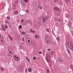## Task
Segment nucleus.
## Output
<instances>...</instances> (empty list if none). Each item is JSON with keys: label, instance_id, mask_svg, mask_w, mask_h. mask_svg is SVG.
Masks as SVG:
<instances>
[{"label": "nucleus", "instance_id": "nucleus-28", "mask_svg": "<svg viewBox=\"0 0 73 73\" xmlns=\"http://www.w3.org/2000/svg\"><path fill=\"white\" fill-rule=\"evenodd\" d=\"M16 58H17V59H16V61H19V58H18V57H16Z\"/></svg>", "mask_w": 73, "mask_h": 73}, {"label": "nucleus", "instance_id": "nucleus-58", "mask_svg": "<svg viewBox=\"0 0 73 73\" xmlns=\"http://www.w3.org/2000/svg\"><path fill=\"white\" fill-rule=\"evenodd\" d=\"M26 12H27V13H28V11L27 10H26Z\"/></svg>", "mask_w": 73, "mask_h": 73}, {"label": "nucleus", "instance_id": "nucleus-17", "mask_svg": "<svg viewBox=\"0 0 73 73\" xmlns=\"http://www.w3.org/2000/svg\"><path fill=\"white\" fill-rule=\"evenodd\" d=\"M30 32H32L33 33H35V31H33L31 29L30 30Z\"/></svg>", "mask_w": 73, "mask_h": 73}, {"label": "nucleus", "instance_id": "nucleus-50", "mask_svg": "<svg viewBox=\"0 0 73 73\" xmlns=\"http://www.w3.org/2000/svg\"><path fill=\"white\" fill-rule=\"evenodd\" d=\"M26 5H26V4H25V3L24 4V7H25H25H26Z\"/></svg>", "mask_w": 73, "mask_h": 73}, {"label": "nucleus", "instance_id": "nucleus-24", "mask_svg": "<svg viewBox=\"0 0 73 73\" xmlns=\"http://www.w3.org/2000/svg\"><path fill=\"white\" fill-rule=\"evenodd\" d=\"M0 69L2 72H4V68L3 67H1Z\"/></svg>", "mask_w": 73, "mask_h": 73}, {"label": "nucleus", "instance_id": "nucleus-48", "mask_svg": "<svg viewBox=\"0 0 73 73\" xmlns=\"http://www.w3.org/2000/svg\"><path fill=\"white\" fill-rule=\"evenodd\" d=\"M58 0H54V2H57V1H58Z\"/></svg>", "mask_w": 73, "mask_h": 73}, {"label": "nucleus", "instance_id": "nucleus-23", "mask_svg": "<svg viewBox=\"0 0 73 73\" xmlns=\"http://www.w3.org/2000/svg\"><path fill=\"white\" fill-rule=\"evenodd\" d=\"M33 3H34V4H37V1H34L33 2Z\"/></svg>", "mask_w": 73, "mask_h": 73}, {"label": "nucleus", "instance_id": "nucleus-20", "mask_svg": "<svg viewBox=\"0 0 73 73\" xmlns=\"http://www.w3.org/2000/svg\"><path fill=\"white\" fill-rule=\"evenodd\" d=\"M27 21L28 22V23H30L31 24H32V21H31L30 20H28Z\"/></svg>", "mask_w": 73, "mask_h": 73}, {"label": "nucleus", "instance_id": "nucleus-9", "mask_svg": "<svg viewBox=\"0 0 73 73\" xmlns=\"http://www.w3.org/2000/svg\"><path fill=\"white\" fill-rule=\"evenodd\" d=\"M25 58L26 59L27 61H28V62H30V60H29V58H28V56L26 57Z\"/></svg>", "mask_w": 73, "mask_h": 73}, {"label": "nucleus", "instance_id": "nucleus-10", "mask_svg": "<svg viewBox=\"0 0 73 73\" xmlns=\"http://www.w3.org/2000/svg\"><path fill=\"white\" fill-rule=\"evenodd\" d=\"M47 40V42H48V43H49L50 41H51V40H50V39H48L46 40Z\"/></svg>", "mask_w": 73, "mask_h": 73}, {"label": "nucleus", "instance_id": "nucleus-36", "mask_svg": "<svg viewBox=\"0 0 73 73\" xmlns=\"http://www.w3.org/2000/svg\"><path fill=\"white\" fill-rule=\"evenodd\" d=\"M33 58L34 60H36V56H34L33 57Z\"/></svg>", "mask_w": 73, "mask_h": 73}, {"label": "nucleus", "instance_id": "nucleus-2", "mask_svg": "<svg viewBox=\"0 0 73 73\" xmlns=\"http://www.w3.org/2000/svg\"><path fill=\"white\" fill-rule=\"evenodd\" d=\"M54 10H55V11H56L57 12L59 13L61 12V9H60V8H58V7H54Z\"/></svg>", "mask_w": 73, "mask_h": 73}, {"label": "nucleus", "instance_id": "nucleus-64", "mask_svg": "<svg viewBox=\"0 0 73 73\" xmlns=\"http://www.w3.org/2000/svg\"><path fill=\"white\" fill-rule=\"evenodd\" d=\"M28 69H29L30 70L31 68H29Z\"/></svg>", "mask_w": 73, "mask_h": 73}, {"label": "nucleus", "instance_id": "nucleus-14", "mask_svg": "<svg viewBox=\"0 0 73 73\" xmlns=\"http://www.w3.org/2000/svg\"><path fill=\"white\" fill-rule=\"evenodd\" d=\"M70 68L71 69H72V70H73V66H72V64H70Z\"/></svg>", "mask_w": 73, "mask_h": 73}, {"label": "nucleus", "instance_id": "nucleus-56", "mask_svg": "<svg viewBox=\"0 0 73 73\" xmlns=\"http://www.w3.org/2000/svg\"><path fill=\"white\" fill-rule=\"evenodd\" d=\"M25 72H27V69L25 70Z\"/></svg>", "mask_w": 73, "mask_h": 73}, {"label": "nucleus", "instance_id": "nucleus-43", "mask_svg": "<svg viewBox=\"0 0 73 73\" xmlns=\"http://www.w3.org/2000/svg\"><path fill=\"white\" fill-rule=\"evenodd\" d=\"M10 38L11 40V41H13V38H12V37Z\"/></svg>", "mask_w": 73, "mask_h": 73}, {"label": "nucleus", "instance_id": "nucleus-57", "mask_svg": "<svg viewBox=\"0 0 73 73\" xmlns=\"http://www.w3.org/2000/svg\"><path fill=\"white\" fill-rule=\"evenodd\" d=\"M21 68H22H22H23V65H21Z\"/></svg>", "mask_w": 73, "mask_h": 73}, {"label": "nucleus", "instance_id": "nucleus-46", "mask_svg": "<svg viewBox=\"0 0 73 73\" xmlns=\"http://www.w3.org/2000/svg\"><path fill=\"white\" fill-rule=\"evenodd\" d=\"M21 22H22V23H23V22H24V19H22L21 20Z\"/></svg>", "mask_w": 73, "mask_h": 73}, {"label": "nucleus", "instance_id": "nucleus-59", "mask_svg": "<svg viewBox=\"0 0 73 73\" xmlns=\"http://www.w3.org/2000/svg\"><path fill=\"white\" fill-rule=\"evenodd\" d=\"M8 36H9V38H11V36H10V35H8Z\"/></svg>", "mask_w": 73, "mask_h": 73}, {"label": "nucleus", "instance_id": "nucleus-63", "mask_svg": "<svg viewBox=\"0 0 73 73\" xmlns=\"http://www.w3.org/2000/svg\"><path fill=\"white\" fill-rule=\"evenodd\" d=\"M22 45H24V43L22 42Z\"/></svg>", "mask_w": 73, "mask_h": 73}, {"label": "nucleus", "instance_id": "nucleus-18", "mask_svg": "<svg viewBox=\"0 0 73 73\" xmlns=\"http://www.w3.org/2000/svg\"><path fill=\"white\" fill-rule=\"evenodd\" d=\"M18 13V11H16L14 12V15H17Z\"/></svg>", "mask_w": 73, "mask_h": 73}, {"label": "nucleus", "instance_id": "nucleus-53", "mask_svg": "<svg viewBox=\"0 0 73 73\" xmlns=\"http://www.w3.org/2000/svg\"><path fill=\"white\" fill-rule=\"evenodd\" d=\"M28 22V21H25V22L27 24V23Z\"/></svg>", "mask_w": 73, "mask_h": 73}, {"label": "nucleus", "instance_id": "nucleus-31", "mask_svg": "<svg viewBox=\"0 0 73 73\" xmlns=\"http://www.w3.org/2000/svg\"><path fill=\"white\" fill-rule=\"evenodd\" d=\"M57 41H60V38H57Z\"/></svg>", "mask_w": 73, "mask_h": 73}, {"label": "nucleus", "instance_id": "nucleus-8", "mask_svg": "<svg viewBox=\"0 0 73 73\" xmlns=\"http://www.w3.org/2000/svg\"><path fill=\"white\" fill-rule=\"evenodd\" d=\"M45 59L48 61H49L50 58H49L48 56H46L45 58Z\"/></svg>", "mask_w": 73, "mask_h": 73}, {"label": "nucleus", "instance_id": "nucleus-41", "mask_svg": "<svg viewBox=\"0 0 73 73\" xmlns=\"http://www.w3.org/2000/svg\"><path fill=\"white\" fill-rule=\"evenodd\" d=\"M67 43H69V44H72V43H71V41H69Z\"/></svg>", "mask_w": 73, "mask_h": 73}, {"label": "nucleus", "instance_id": "nucleus-37", "mask_svg": "<svg viewBox=\"0 0 73 73\" xmlns=\"http://www.w3.org/2000/svg\"><path fill=\"white\" fill-rule=\"evenodd\" d=\"M27 23H26L25 22H24L23 23V24L24 25H26V24Z\"/></svg>", "mask_w": 73, "mask_h": 73}, {"label": "nucleus", "instance_id": "nucleus-60", "mask_svg": "<svg viewBox=\"0 0 73 73\" xmlns=\"http://www.w3.org/2000/svg\"><path fill=\"white\" fill-rule=\"evenodd\" d=\"M68 41H69V39H66V41H68Z\"/></svg>", "mask_w": 73, "mask_h": 73}, {"label": "nucleus", "instance_id": "nucleus-1", "mask_svg": "<svg viewBox=\"0 0 73 73\" xmlns=\"http://www.w3.org/2000/svg\"><path fill=\"white\" fill-rule=\"evenodd\" d=\"M8 49L10 50V51L9 52V54H8L7 56L8 57L11 56L14 53L13 49L12 48V47L11 46H9L8 47Z\"/></svg>", "mask_w": 73, "mask_h": 73}, {"label": "nucleus", "instance_id": "nucleus-19", "mask_svg": "<svg viewBox=\"0 0 73 73\" xmlns=\"http://www.w3.org/2000/svg\"><path fill=\"white\" fill-rule=\"evenodd\" d=\"M67 46L68 47V48H69V45H70V44H69V43H67Z\"/></svg>", "mask_w": 73, "mask_h": 73}, {"label": "nucleus", "instance_id": "nucleus-35", "mask_svg": "<svg viewBox=\"0 0 73 73\" xmlns=\"http://www.w3.org/2000/svg\"><path fill=\"white\" fill-rule=\"evenodd\" d=\"M3 31H5V27H3L2 28Z\"/></svg>", "mask_w": 73, "mask_h": 73}, {"label": "nucleus", "instance_id": "nucleus-27", "mask_svg": "<svg viewBox=\"0 0 73 73\" xmlns=\"http://www.w3.org/2000/svg\"><path fill=\"white\" fill-rule=\"evenodd\" d=\"M18 3H19V1H15V4H17Z\"/></svg>", "mask_w": 73, "mask_h": 73}, {"label": "nucleus", "instance_id": "nucleus-38", "mask_svg": "<svg viewBox=\"0 0 73 73\" xmlns=\"http://www.w3.org/2000/svg\"><path fill=\"white\" fill-rule=\"evenodd\" d=\"M45 37H48L49 36V35H48V34H46L45 35Z\"/></svg>", "mask_w": 73, "mask_h": 73}, {"label": "nucleus", "instance_id": "nucleus-44", "mask_svg": "<svg viewBox=\"0 0 73 73\" xmlns=\"http://www.w3.org/2000/svg\"><path fill=\"white\" fill-rule=\"evenodd\" d=\"M22 33L23 35H25V32H23Z\"/></svg>", "mask_w": 73, "mask_h": 73}, {"label": "nucleus", "instance_id": "nucleus-12", "mask_svg": "<svg viewBox=\"0 0 73 73\" xmlns=\"http://www.w3.org/2000/svg\"><path fill=\"white\" fill-rule=\"evenodd\" d=\"M21 66H22L21 65H20L19 67V69H20L21 71H22L23 70V69H22V68H21Z\"/></svg>", "mask_w": 73, "mask_h": 73}, {"label": "nucleus", "instance_id": "nucleus-5", "mask_svg": "<svg viewBox=\"0 0 73 73\" xmlns=\"http://www.w3.org/2000/svg\"><path fill=\"white\" fill-rule=\"evenodd\" d=\"M35 40H31V43L30 44V45H33L35 44Z\"/></svg>", "mask_w": 73, "mask_h": 73}, {"label": "nucleus", "instance_id": "nucleus-33", "mask_svg": "<svg viewBox=\"0 0 73 73\" xmlns=\"http://www.w3.org/2000/svg\"><path fill=\"white\" fill-rule=\"evenodd\" d=\"M5 27L6 29H7V28H8V26H7V25H5Z\"/></svg>", "mask_w": 73, "mask_h": 73}, {"label": "nucleus", "instance_id": "nucleus-52", "mask_svg": "<svg viewBox=\"0 0 73 73\" xmlns=\"http://www.w3.org/2000/svg\"><path fill=\"white\" fill-rule=\"evenodd\" d=\"M48 51H50V50H51L50 49H48Z\"/></svg>", "mask_w": 73, "mask_h": 73}, {"label": "nucleus", "instance_id": "nucleus-26", "mask_svg": "<svg viewBox=\"0 0 73 73\" xmlns=\"http://www.w3.org/2000/svg\"><path fill=\"white\" fill-rule=\"evenodd\" d=\"M47 73H50V72H49V70L48 69L47 70Z\"/></svg>", "mask_w": 73, "mask_h": 73}, {"label": "nucleus", "instance_id": "nucleus-3", "mask_svg": "<svg viewBox=\"0 0 73 73\" xmlns=\"http://www.w3.org/2000/svg\"><path fill=\"white\" fill-rule=\"evenodd\" d=\"M42 19H43V21H42V23H45V21H46V19H47V17L46 16H44V17H42L41 18Z\"/></svg>", "mask_w": 73, "mask_h": 73}, {"label": "nucleus", "instance_id": "nucleus-62", "mask_svg": "<svg viewBox=\"0 0 73 73\" xmlns=\"http://www.w3.org/2000/svg\"><path fill=\"white\" fill-rule=\"evenodd\" d=\"M1 41L2 42H3V40H1Z\"/></svg>", "mask_w": 73, "mask_h": 73}, {"label": "nucleus", "instance_id": "nucleus-61", "mask_svg": "<svg viewBox=\"0 0 73 73\" xmlns=\"http://www.w3.org/2000/svg\"><path fill=\"white\" fill-rule=\"evenodd\" d=\"M23 0H21V3H22V2H23Z\"/></svg>", "mask_w": 73, "mask_h": 73}, {"label": "nucleus", "instance_id": "nucleus-4", "mask_svg": "<svg viewBox=\"0 0 73 73\" xmlns=\"http://www.w3.org/2000/svg\"><path fill=\"white\" fill-rule=\"evenodd\" d=\"M69 49H72V50H73V45L72 44H70L68 47Z\"/></svg>", "mask_w": 73, "mask_h": 73}, {"label": "nucleus", "instance_id": "nucleus-11", "mask_svg": "<svg viewBox=\"0 0 73 73\" xmlns=\"http://www.w3.org/2000/svg\"><path fill=\"white\" fill-rule=\"evenodd\" d=\"M35 37L36 38H39V36L37 35H36L35 36Z\"/></svg>", "mask_w": 73, "mask_h": 73}, {"label": "nucleus", "instance_id": "nucleus-13", "mask_svg": "<svg viewBox=\"0 0 73 73\" xmlns=\"http://www.w3.org/2000/svg\"><path fill=\"white\" fill-rule=\"evenodd\" d=\"M24 4H25V2H24L21 3V5H22V6H23V7H24Z\"/></svg>", "mask_w": 73, "mask_h": 73}, {"label": "nucleus", "instance_id": "nucleus-49", "mask_svg": "<svg viewBox=\"0 0 73 73\" xmlns=\"http://www.w3.org/2000/svg\"><path fill=\"white\" fill-rule=\"evenodd\" d=\"M20 47H21V48L22 49H23V48H23V46H20Z\"/></svg>", "mask_w": 73, "mask_h": 73}, {"label": "nucleus", "instance_id": "nucleus-29", "mask_svg": "<svg viewBox=\"0 0 73 73\" xmlns=\"http://www.w3.org/2000/svg\"><path fill=\"white\" fill-rule=\"evenodd\" d=\"M5 23H6V24H8V23L9 24V22H8V21H6Z\"/></svg>", "mask_w": 73, "mask_h": 73}, {"label": "nucleus", "instance_id": "nucleus-34", "mask_svg": "<svg viewBox=\"0 0 73 73\" xmlns=\"http://www.w3.org/2000/svg\"><path fill=\"white\" fill-rule=\"evenodd\" d=\"M25 38H27V37H28V35H25Z\"/></svg>", "mask_w": 73, "mask_h": 73}, {"label": "nucleus", "instance_id": "nucleus-51", "mask_svg": "<svg viewBox=\"0 0 73 73\" xmlns=\"http://www.w3.org/2000/svg\"><path fill=\"white\" fill-rule=\"evenodd\" d=\"M22 40L23 41H24V38H22Z\"/></svg>", "mask_w": 73, "mask_h": 73}, {"label": "nucleus", "instance_id": "nucleus-55", "mask_svg": "<svg viewBox=\"0 0 73 73\" xmlns=\"http://www.w3.org/2000/svg\"><path fill=\"white\" fill-rule=\"evenodd\" d=\"M2 28H4V27L3 25H2Z\"/></svg>", "mask_w": 73, "mask_h": 73}, {"label": "nucleus", "instance_id": "nucleus-32", "mask_svg": "<svg viewBox=\"0 0 73 73\" xmlns=\"http://www.w3.org/2000/svg\"><path fill=\"white\" fill-rule=\"evenodd\" d=\"M24 2H25V3H27V2H28V0H24Z\"/></svg>", "mask_w": 73, "mask_h": 73}, {"label": "nucleus", "instance_id": "nucleus-22", "mask_svg": "<svg viewBox=\"0 0 73 73\" xmlns=\"http://www.w3.org/2000/svg\"><path fill=\"white\" fill-rule=\"evenodd\" d=\"M19 28L20 29H21L22 28V26L21 25H20L19 26Z\"/></svg>", "mask_w": 73, "mask_h": 73}, {"label": "nucleus", "instance_id": "nucleus-54", "mask_svg": "<svg viewBox=\"0 0 73 73\" xmlns=\"http://www.w3.org/2000/svg\"><path fill=\"white\" fill-rule=\"evenodd\" d=\"M38 54H41V51H39L38 53Z\"/></svg>", "mask_w": 73, "mask_h": 73}, {"label": "nucleus", "instance_id": "nucleus-42", "mask_svg": "<svg viewBox=\"0 0 73 73\" xmlns=\"http://www.w3.org/2000/svg\"><path fill=\"white\" fill-rule=\"evenodd\" d=\"M7 19H10V17H7Z\"/></svg>", "mask_w": 73, "mask_h": 73}, {"label": "nucleus", "instance_id": "nucleus-16", "mask_svg": "<svg viewBox=\"0 0 73 73\" xmlns=\"http://www.w3.org/2000/svg\"><path fill=\"white\" fill-rule=\"evenodd\" d=\"M29 38H26V42H27V43H28L27 42H28V40H29Z\"/></svg>", "mask_w": 73, "mask_h": 73}, {"label": "nucleus", "instance_id": "nucleus-15", "mask_svg": "<svg viewBox=\"0 0 73 73\" xmlns=\"http://www.w3.org/2000/svg\"><path fill=\"white\" fill-rule=\"evenodd\" d=\"M38 8H40V9H42V6H38Z\"/></svg>", "mask_w": 73, "mask_h": 73}, {"label": "nucleus", "instance_id": "nucleus-47", "mask_svg": "<svg viewBox=\"0 0 73 73\" xmlns=\"http://www.w3.org/2000/svg\"><path fill=\"white\" fill-rule=\"evenodd\" d=\"M56 20L57 21H60V19H56Z\"/></svg>", "mask_w": 73, "mask_h": 73}, {"label": "nucleus", "instance_id": "nucleus-7", "mask_svg": "<svg viewBox=\"0 0 73 73\" xmlns=\"http://www.w3.org/2000/svg\"><path fill=\"white\" fill-rule=\"evenodd\" d=\"M32 41V39L31 38H29V40L28 41V42L29 44V45H30V44L31 43V41Z\"/></svg>", "mask_w": 73, "mask_h": 73}, {"label": "nucleus", "instance_id": "nucleus-45", "mask_svg": "<svg viewBox=\"0 0 73 73\" xmlns=\"http://www.w3.org/2000/svg\"><path fill=\"white\" fill-rule=\"evenodd\" d=\"M46 31H47V32H49V29H46Z\"/></svg>", "mask_w": 73, "mask_h": 73}, {"label": "nucleus", "instance_id": "nucleus-40", "mask_svg": "<svg viewBox=\"0 0 73 73\" xmlns=\"http://www.w3.org/2000/svg\"><path fill=\"white\" fill-rule=\"evenodd\" d=\"M54 54V52H53V51H52L51 52V54Z\"/></svg>", "mask_w": 73, "mask_h": 73}, {"label": "nucleus", "instance_id": "nucleus-21", "mask_svg": "<svg viewBox=\"0 0 73 73\" xmlns=\"http://www.w3.org/2000/svg\"><path fill=\"white\" fill-rule=\"evenodd\" d=\"M67 50L68 54H69V53H70V50H69V49H67Z\"/></svg>", "mask_w": 73, "mask_h": 73}, {"label": "nucleus", "instance_id": "nucleus-25", "mask_svg": "<svg viewBox=\"0 0 73 73\" xmlns=\"http://www.w3.org/2000/svg\"><path fill=\"white\" fill-rule=\"evenodd\" d=\"M64 1H65V2H66V3H67L68 2H69L70 1V0H64Z\"/></svg>", "mask_w": 73, "mask_h": 73}, {"label": "nucleus", "instance_id": "nucleus-30", "mask_svg": "<svg viewBox=\"0 0 73 73\" xmlns=\"http://www.w3.org/2000/svg\"><path fill=\"white\" fill-rule=\"evenodd\" d=\"M28 72H31L32 70H29V69H28Z\"/></svg>", "mask_w": 73, "mask_h": 73}, {"label": "nucleus", "instance_id": "nucleus-39", "mask_svg": "<svg viewBox=\"0 0 73 73\" xmlns=\"http://www.w3.org/2000/svg\"><path fill=\"white\" fill-rule=\"evenodd\" d=\"M2 44H5V42H4V41H3V42H2Z\"/></svg>", "mask_w": 73, "mask_h": 73}, {"label": "nucleus", "instance_id": "nucleus-6", "mask_svg": "<svg viewBox=\"0 0 73 73\" xmlns=\"http://www.w3.org/2000/svg\"><path fill=\"white\" fill-rule=\"evenodd\" d=\"M58 60L60 64H62V62H63V61H64V60H63L62 59H59Z\"/></svg>", "mask_w": 73, "mask_h": 73}]
</instances>
